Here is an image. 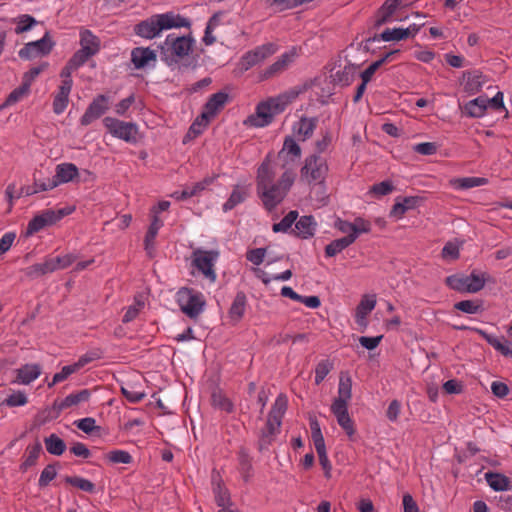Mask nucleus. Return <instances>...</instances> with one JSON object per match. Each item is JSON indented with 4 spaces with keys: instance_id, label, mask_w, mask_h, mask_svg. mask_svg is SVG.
I'll list each match as a JSON object with an SVG mask.
<instances>
[{
    "instance_id": "f257e3e1",
    "label": "nucleus",
    "mask_w": 512,
    "mask_h": 512,
    "mask_svg": "<svg viewBox=\"0 0 512 512\" xmlns=\"http://www.w3.org/2000/svg\"><path fill=\"white\" fill-rule=\"evenodd\" d=\"M297 174L292 168L284 170L275 182V173L266 158L257 169L256 193L267 212L274 211L290 192Z\"/></svg>"
},
{
    "instance_id": "f03ea898",
    "label": "nucleus",
    "mask_w": 512,
    "mask_h": 512,
    "mask_svg": "<svg viewBox=\"0 0 512 512\" xmlns=\"http://www.w3.org/2000/svg\"><path fill=\"white\" fill-rule=\"evenodd\" d=\"M487 282L495 283V279L487 272L472 270L469 275L462 273L452 274L445 279V284L452 290L461 294L477 293L481 291Z\"/></svg>"
},
{
    "instance_id": "7ed1b4c3",
    "label": "nucleus",
    "mask_w": 512,
    "mask_h": 512,
    "mask_svg": "<svg viewBox=\"0 0 512 512\" xmlns=\"http://www.w3.org/2000/svg\"><path fill=\"white\" fill-rule=\"evenodd\" d=\"M194 43L195 40L191 35L177 36L171 33L167 35L163 44L159 45L160 58L167 66H173L179 59L189 54Z\"/></svg>"
},
{
    "instance_id": "20e7f679",
    "label": "nucleus",
    "mask_w": 512,
    "mask_h": 512,
    "mask_svg": "<svg viewBox=\"0 0 512 512\" xmlns=\"http://www.w3.org/2000/svg\"><path fill=\"white\" fill-rule=\"evenodd\" d=\"M286 106L287 102L281 96L269 98L256 106L255 113L248 116L245 123L253 127H266L273 122L276 115L285 110Z\"/></svg>"
},
{
    "instance_id": "39448f33",
    "label": "nucleus",
    "mask_w": 512,
    "mask_h": 512,
    "mask_svg": "<svg viewBox=\"0 0 512 512\" xmlns=\"http://www.w3.org/2000/svg\"><path fill=\"white\" fill-rule=\"evenodd\" d=\"M219 258V252L217 250H205L197 248L193 250L191 259L192 266L195 267L204 278L214 283L217 279L215 271V264Z\"/></svg>"
},
{
    "instance_id": "423d86ee",
    "label": "nucleus",
    "mask_w": 512,
    "mask_h": 512,
    "mask_svg": "<svg viewBox=\"0 0 512 512\" xmlns=\"http://www.w3.org/2000/svg\"><path fill=\"white\" fill-rule=\"evenodd\" d=\"M181 311L191 319H196L204 310L206 301L201 292L192 288H181L178 293Z\"/></svg>"
},
{
    "instance_id": "0eeeda50",
    "label": "nucleus",
    "mask_w": 512,
    "mask_h": 512,
    "mask_svg": "<svg viewBox=\"0 0 512 512\" xmlns=\"http://www.w3.org/2000/svg\"><path fill=\"white\" fill-rule=\"evenodd\" d=\"M103 125L107 131L115 138L123 140L129 144H136L139 140V129L133 122H125L113 117H105Z\"/></svg>"
},
{
    "instance_id": "6e6552de",
    "label": "nucleus",
    "mask_w": 512,
    "mask_h": 512,
    "mask_svg": "<svg viewBox=\"0 0 512 512\" xmlns=\"http://www.w3.org/2000/svg\"><path fill=\"white\" fill-rule=\"evenodd\" d=\"M277 45L265 43L244 53L239 60V67L242 71H248L252 67L263 62L265 59L276 53Z\"/></svg>"
},
{
    "instance_id": "1a4fd4ad",
    "label": "nucleus",
    "mask_w": 512,
    "mask_h": 512,
    "mask_svg": "<svg viewBox=\"0 0 512 512\" xmlns=\"http://www.w3.org/2000/svg\"><path fill=\"white\" fill-rule=\"evenodd\" d=\"M300 172L301 177L308 183L322 181L328 172V166L320 155L312 154L306 157Z\"/></svg>"
},
{
    "instance_id": "9d476101",
    "label": "nucleus",
    "mask_w": 512,
    "mask_h": 512,
    "mask_svg": "<svg viewBox=\"0 0 512 512\" xmlns=\"http://www.w3.org/2000/svg\"><path fill=\"white\" fill-rule=\"evenodd\" d=\"M113 400L110 399L100 407L99 416L102 424H98V438L107 436L110 432L120 428V412L118 408H112Z\"/></svg>"
},
{
    "instance_id": "9b49d317",
    "label": "nucleus",
    "mask_w": 512,
    "mask_h": 512,
    "mask_svg": "<svg viewBox=\"0 0 512 512\" xmlns=\"http://www.w3.org/2000/svg\"><path fill=\"white\" fill-rule=\"evenodd\" d=\"M297 56L298 53L296 47H292L289 51H286L278 57L274 63L259 72V81H266L282 74L295 61Z\"/></svg>"
},
{
    "instance_id": "f8f14e48",
    "label": "nucleus",
    "mask_w": 512,
    "mask_h": 512,
    "mask_svg": "<svg viewBox=\"0 0 512 512\" xmlns=\"http://www.w3.org/2000/svg\"><path fill=\"white\" fill-rule=\"evenodd\" d=\"M54 42L51 40L49 32H46L44 36L36 41L26 43L19 50V57L22 59H32L38 56L48 55L53 49Z\"/></svg>"
},
{
    "instance_id": "ddd939ff",
    "label": "nucleus",
    "mask_w": 512,
    "mask_h": 512,
    "mask_svg": "<svg viewBox=\"0 0 512 512\" xmlns=\"http://www.w3.org/2000/svg\"><path fill=\"white\" fill-rule=\"evenodd\" d=\"M453 328L455 330L459 331H466L471 330L478 335H480L489 345H491L495 350L500 352L505 357L512 358V344L508 340H504L502 342L499 338L496 336L487 333L483 329L475 328V327H469L466 325H453Z\"/></svg>"
},
{
    "instance_id": "4468645a",
    "label": "nucleus",
    "mask_w": 512,
    "mask_h": 512,
    "mask_svg": "<svg viewBox=\"0 0 512 512\" xmlns=\"http://www.w3.org/2000/svg\"><path fill=\"white\" fill-rule=\"evenodd\" d=\"M229 94L225 91H219L212 94L207 102L203 106L201 113V119L205 121V124H209L213 119L229 102Z\"/></svg>"
},
{
    "instance_id": "2eb2a0df",
    "label": "nucleus",
    "mask_w": 512,
    "mask_h": 512,
    "mask_svg": "<svg viewBox=\"0 0 512 512\" xmlns=\"http://www.w3.org/2000/svg\"><path fill=\"white\" fill-rule=\"evenodd\" d=\"M302 150L300 145L295 141L293 136H286L283 141V146L278 152V158L283 161L282 168L285 170L289 165L295 164L300 160Z\"/></svg>"
},
{
    "instance_id": "dca6fc26",
    "label": "nucleus",
    "mask_w": 512,
    "mask_h": 512,
    "mask_svg": "<svg viewBox=\"0 0 512 512\" xmlns=\"http://www.w3.org/2000/svg\"><path fill=\"white\" fill-rule=\"evenodd\" d=\"M281 424L282 421L273 420V418L267 416L265 426L261 429L258 440V450L260 452L267 450L272 445L276 435L280 433Z\"/></svg>"
},
{
    "instance_id": "f3484780",
    "label": "nucleus",
    "mask_w": 512,
    "mask_h": 512,
    "mask_svg": "<svg viewBox=\"0 0 512 512\" xmlns=\"http://www.w3.org/2000/svg\"><path fill=\"white\" fill-rule=\"evenodd\" d=\"M422 202L423 198L420 196L398 197L390 210L389 216L401 219L407 211L418 208Z\"/></svg>"
},
{
    "instance_id": "a211bd4d",
    "label": "nucleus",
    "mask_w": 512,
    "mask_h": 512,
    "mask_svg": "<svg viewBox=\"0 0 512 512\" xmlns=\"http://www.w3.org/2000/svg\"><path fill=\"white\" fill-rule=\"evenodd\" d=\"M155 16V19L157 20L158 30H160V32L172 28H190L191 26V22L189 21V19L182 17L179 14H175L174 12L156 14Z\"/></svg>"
},
{
    "instance_id": "6ab92c4d",
    "label": "nucleus",
    "mask_w": 512,
    "mask_h": 512,
    "mask_svg": "<svg viewBox=\"0 0 512 512\" xmlns=\"http://www.w3.org/2000/svg\"><path fill=\"white\" fill-rule=\"evenodd\" d=\"M317 229V222L312 215H303L295 221V229L291 230V234L300 239L312 238Z\"/></svg>"
},
{
    "instance_id": "aec40b11",
    "label": "nucleus",
    "mask_w": 512,
    "mask_h": 512,
    "mask_svg": "<svg viewBox=\"0 0 512 512\" xmlns=\"http://www.w3.org/2000/svg\"><path fill=\"white\" fill-rule=\"evenodd\" d=\"M331 412L336 417L339 426L345 431L350 440H354L356 429L354 421L348 413V406H331Z\"/></svg>"
},
{
    "instance_id": "412c9836",
    "label": "nucleus",
    "mask_w": 512,
    "mask_h": 512,
    "mask_svg": "<svg viewBox=\"0 0 512 512\" xmlns=\"http://www.w3.org/2000/svg\"><path fill=\"white\" fill-rule=\"evenodd\" d=\"M42 373V368L39 364H25L15 370L16 377L12 381L14 384L29 385L35 381Z\"/></svg>"
},
{
    "instance_id": "4be33fe9",
    "label": "nucleus",
    "mask_w": 512,
    "mask_h": 512,
    "mask_svg": "<svg viewBox=\"0 0 512 512\" xmlns=\"http://www.w3.org/2000/svg\"><path fill=\"white\" fill-rule=\"evenodd\" d=\"M352 398V379L348 372H341L338 384V397L334 399L331 406H348Z\"/></svg>"
},
{
    "instance_id": "5701e85b",
    "label": "nucleus",
    "mask_w": 512,
    "mask_h": 512,
    "mask_svg": "<svg viewBox=\"0 0 512 512\" xmlns=\"http://www.w3.org/2000/svg\"><path fill=\"white\" fill-rule=\"evenodd\" d=\"M318 124V118L301 117L300 120L293 125L294 135L301 141H305L312 137Z\"/></svg>"
},
{
    "instance_id": "b1692460",
    "label": "nucleus",
    "mask_w": 512,
    "mask_h": 512,
    "mask_svg": "<svg viewBox=\"0 0 512 512\" xmlns=\"http://www.w3.org/2000/svg\"><path fill=\"white\" fill-rule=\"evenodd\" d=\"M156 52L149 47H135L131 51V61L136 69L146 67L151 61L155 62Z\"/></svg>"
},
{
    "instance_id": "393cba45",
    "label": "nucleus",
    "mask_w": 512,
    "mask_h": 512,
    "mask_svg": "<svg viewBox=\"0 0 512 512\" xmlns=\"http://www.w3.org/2000/svg\"><path fill=\"white\" fill-rule=\"evenodd\" d=\"M488 108V97L479 96L468 101L463 107V113L470 118H481Z\"/></svg>"
},
{
    "instance_id": "a878e982",
    "label": "nucleus",
    "mask_w": 512,
    "mask_h": 512,
    "mask_svg": "<svg viewBox=\"0 0 512 512\" xmlns=\"http://www.w3.org/2000/svg\"><path fill=\"white\" fill-rule=\"evenodd\" d=\"M212 486L213 493L215 497V502L218 507L221 509H230L229 506L232 505L231 496L229 490L225 487L221 478L217 480L212 478Z\"/></svg>"
},
{
    "instance_id": "bb28decb",
    "label": "nucleus",
    "mask_w": 512,
    "mask_h": 512,
    "mask_svg": "<svg viewBox=\"0 0 512 512\" xmlns=\"http://www.w3.org/2000/svg\"><path fill=\"white\" fill-rule=\"evenodd\" d=\"M247 306V297L245 292L238 291L229 308L228 315L232 322L238 323L245 315Z\"/></svg>"
},
{
    "instance_id": "cd10ccee",
    "label": "nucleus",
    "mask_w": 512,
    "mask_h": 512,
    "mask_svg": "<svg viewBox=\"0 0 512 512\" xmlns=\"http://www.w3.org/2000/svg\"><path fill=\"white\" fill-rule=\"evenodd\" d=\"M34 182L32 186L22 188L21 194L30 196L39 192L49 191L57 187L54 178H39L37 173L33 175Z\"/></svg>"
},
{
    "instance_id": "c85d7f7f",
    "label": "nucleus",
    "mask_w": 512,
    "mask_h": 512,
    "mask_svg": "<svg viewBox=\"0 0 512 512\" xmlns=\"http://www.w3.org/2000/svg\"><path fill=\"white\" fill-rule=\"evenodd\" d=\"M407 38H409V32L407 30H405V28H400V27L393 28V29L386 28L382 33L375 34L373 37H369L366 40V43L368 44V43L379 41V40H382L385 42L401 41V40H405Z\"/></svg>"
},
{
    "instance_id": "c756f323",
    "label": "nucleus",
    "mask_w": 512,
    "mask_h": 512,
    "mask_svg": "<svg viewBox=\"0 0 512 512\" xmlns=\"http://www.w3.org/2000/svg\"><path fill=\"white\" fill-rule=\"evenodd\" d=\"M238 471L245 483H248L253 477L252 457L245 448H241L237 454Z\"/></svg>"
},
{
    "instance_id": "7c9ffc66",
    "label": "nucleus",
    "mask_w": 512,
    "mask_h": 512,
    "mask_svg": "<svg viewBox=\"0 0 512 512\" xmlns=\"http://www.w3.org/2000/svg\"><path fill=\"white\" fill-rule=\"evenodd\" d=\"M249 196L248 188L245 186L236 185L234 186L230 196L226 200V202L222 205V210L224 212L231 211L237 205L245 202V200Z\"/></svg>"
},
{
    "instance_id": "2f4dec72",
    "label": "nucleus",
    "mask_w": 512,
    "mask_h": 512,
    "mask_svg": "<svg viewBox=\"0 0 512 512\" xmlns=\"http://www.w3.org/2000/svg\"><path fill=\"white\" fill-rule=\"evenodd\" d=\"M52 215V213H48V211L45 210L41 214L33 217L27 225L26 235L31 236L42 230L44 227L53 225Z\"/></svg>"
},
{
    "instance_id": "473e14b6",
    "label": "nucleus",
    "mask_w": 512,
    "mask_h": 512,
    "mask_svg": "<svg viewBox=\"0 0 512 512\" xmlns=\"http://www.w3.org/2000/svg\"><path fill=\"white\" fill-rule=\"evenodd\" d=\"M78 174L77 167L72 163H62L56 166L53 176L56 185L67 183L74 179Z\"/></svg>"
},
{
    "instance_id": "72a5a7b5",
    "label": "nucleus",
    "mask_w": 512,
    "mask_h": 512,
    "mask_svg": "<svg viewBox=\"0 0 512 512\" xmlns=\"http://www.w3.org/2000/svg\"><path fill=\"white\" fill-rule=\"evenodd\" d=\"M156 16L153 15L150 18L141 21L135 26V33L143 38L152 39L156 37L160 30H158L157 20L155 19Z\"/></svg>"
},
{
    "instance_id": "f704fd0d",
    "label": "nucleus",
    "mask_w": 512,
    "mask_h": 512,
    "mask_svg": "<svg viewBox=\"0 0 512 512\" xmlns=\"http://www.w3.org/2000/svg\"><path fill=\"white\" fill-rule=\"evenodd\" d=\"M92 358L82 357L76 363L64 366L60 372L54 374L52 382L48 384L49 387L66 380L71 374L77 372L80 368L86 365Z\"/></svg>"
},
{
    "instance_id": "c9c22d12",
    "label": "nucleus",
    "mask_w": 512,
    "mask_h": 512,
    "mask_svg": "<svg viewBox=\"0 0 512 512\" xmlns=\"http://www.w3.org/2000/svg\"><path fill=\"white\" fill-rule=\"evenodd\" d=\"M356 69L357 67L352 64L344 66L343 69L331 74L332 82L339 86H349L355 78Z\"/></svg>"
},
{
    "instance_id": "e433bc0d",
    "label": "nucleus",
    "mask_w": 512,
    "mask_h": 512,
    "mask_svg": "<svg viewBox=\"0 0 512 512\" xmlns=\"http://www.w3.org/2000/svg\"><path fill=\"white\" fill-rule=\"evenodd\" d=\"M211 405L215 409H219L228 414L233 413L234 403L223 393L220 388H216L211 394Z\"/></svg>"
},
{
    "instance_id": "4c0bfd02",
    "label": "nucleus",
    "mask_w": 512,
    "mask_h": 512,
    "mask_svg": "<svg viewBox=\"0 0 512 512\" xmlns=\"http://www.w3.org/2000/svg\"><path fill=\"white\" fill-rule=\"evenodd\" d=\"M485 479L494 491H508L512 487L510 479L501 473L487 472Z\"/></svg>"
},
{
    "instance_id": "58836bf2",
    "label": "nucleus",
    "mask_w": 512,
    "mask_h": 512,
    "mask_svg": "<svg viewBox=\"0 0 512 512\" xmlns=\"http://www.w3.org/2000/svg\"><path fill=\"white\" fill-rule=\"evenodd\" d=\"M355 242V237L346 235L342 238L335 239L325 246V256L328 258L336 256Z\"/></svg>"
},
{
    "instance_id": "ea45409f",
    "label": "nucleus",
    "mask_w": 512,
    "mask_h": 512,
    "mask_svg": "<svg viewBox=\"0 0 512 512\" xmlns=\"http://www.w3.org/2000/svg\"><path fill=\"white\" fill-rule=\"evenodd\" d=\"M451 185L457 190H467L474 187L486 185L488 179L484 177H463L454 178L450 181Z\"/></svg>"
},
{
    "instance_id": "a19ab883",
    "label": "nucleus",
    "mask_w": 512,
    "mask_h": 512,
    "mask_svg": "<svg viewBox=\"0 0 512 512\" xmlns=\"http://www.w3.org/2000/svg\"><path fill=\"white\" fill-rule=\"evenodd\" d=\"M96 53V50L79 49L76 51L70 60L65 65V68L75 71L82 65H84L88 59Z\"/></svg>"
},
{
    "instance_id": "79ce46f5",
    "label": "nucleus",
    "mask_w": 512,
    "mask_h": 512,
    "mask_svg": "<svg viewBox=\"0 0 512 512\" xmlns=\"http://www.w3.org/2000/svg\"><path fill=\"white\" fill-rule=\"evenodd\" d=\"M42 446L40 442H35L34 444L28 445L26 448V456L24 461L22 462L20 469L25 472L28 468L34 466L41 454Z\"/></svg>"
},
{
    "instance_id": "37998d69",
    "label": "nucleus",
    "mask_w": 512,
    "mask_h": 512,
    "mask_svg": "<svg viewBox=\"0 0 512 512\" xmlns=\"http://www.w3.org/2000/svg\"><path fill=\"white\" fill-rule=\"evenodd\" d=\"M103 459L108 464H129L133 461L131 454L128 451L115 449L103 454Z\"/></svg>"
},
{
    "instance_id": "c03bdc74",
    "label": "nucleus",
    "mask_w": 512,
    "mask_h": 512,
    "mask_svg": "<svg viewBox=\"0 0 512 512\" xmlns=\"http://www.w3.org/2000/svg\"><path fill=\"white\" fill-rule=\"evenodd\" d=\"M287 407H288L287 396L283 393H280L276 397L275 402L273 403V405L268 413V417L273 418V420L277 419V420L282 421V419L286 413Z\"/></svg>"
},
{
    "instance_id": "a18cd8bd",
    "label": "nucleus",
    "mask_w": 512,
    "mask_h": 512,
    "mask_svg": "<svg viewBox=\"0 0 512 512\" xmlns=\"http://www.w3.org/2000/svg\"><path fill=\"white\" fill-rule=\"evenodd\" d=\"M298 216H299V214H298L297 210L289 211L282 218V220L280 222L274 223L272 225V231L274 233H279V232H282V233L290 232L291 233V230H293L292 229V225L295 223V221L297 220Z\"/></svg>"
},
{
    "instance_id": "49530a36",
    "label": "nucleus",
    "mask_w": 512,
    "mask_h": 512,
    "mask_svg": "<svg viewBox=\"0 0 512 512\" xmlns=\"http://www.w3.org/2000/svg\"><path fill=\"white\" fill-rule=\"evenodd\" d=\"M45 447L48 453L55 456L62 455L66 450L65 442L56 434H51L44 439Z\"/></svg>"
},
{
    "instance_id": "de8ad7c7",
    "label": "nucleus",
    "mask_w": 512,
    "mask_h": 512,
    "mask_svg": "<svg viewBox=\"0 0 512 512\" xmlns=\"http://www.w3.org/2000/svg\"><path fill=\"white\" fill-rule=\"evenodd\" d=\"M453 307L466 314H480L484 311L482 300H462L456 302Z\"/></svg>"
},
{
    "instance_id": "09e8293b",
    "label": "nucleus",
    "mask_w": 512,
    "mask_h": 512,
    "mask_svg": "<svg viewBox=\"0 0 512 512\" xmlns=\"http://www.w3.org/2000/svg\"><path fill=\"white\" fill-rule=\"evenodd\" d=\"M89 395L90 394L87 390H82L76 394H69L60 402H55V406L58 408V410L62 411L80 402L86 401Z\"/></svg>"
},
{
    "instance_id": "8fccbe9b",
    "label": "nucleus",
    "mask_w": 512,
    "mask_h": 512,
    "mask_svg": "<svg viewBox=\"0 0 512 512\" xmlns=\"http://www.w3.org/2000/svg\"><path fill=\"white\" fill-rule=\"evenodd\" d=\"M466 75L468 76L465 83L466 92L469 94H476L480 92L483 86L482 73L479 71H475L473 74L466 72L464 73V76Z\"/></svg>"
},
{
    "instance_id": "3c124183",
    "label": "nucleus",
    "mask_w": 512,
    "mask_h": 512,
    "mask_svg": "<svg viewBox=\"0 0 512 512\" xmlns=\"http://www.w3.org/2000/svg\"><path fill=\"white\" fill-rule=\"evenodd\" d=\"M376 306V298L375 295L371 296H364L360 300L359 304L356 307L355 315L358 318H363V316H368V314L371 313V311Z\"/></svg>"
},
{
    "instance_id": "603ef678",
    "label": "nucleus",
    "mask_w": 512,
    "mask_h": 512,
    "mask_svg": "<svg viewBox=\"0 0 512 512\" xmlns=\"http://www.w3.org/2000/svg\"><path fill=\"white\" fill-rule=\"evenodd\" d=\"M14 22L17 24L14 30L16 34L27 32L37 24V20L29 14L19 15Z\"/></svg>"
},
{
    "instance_id": "864d4df0",
    "label": "nucleus",
    "mask_w": 512,
    "mask_h": 512,
    "mask_svg": "<svg viewBox=\"0 0 512 512\" xmlns=\"http://www.w3.org/2000/svg\"><path fill=\"white\" fill-rule=\"evenodd\" d=\"M30 89L29 83H23L21 86L15 88L6 98L3 106H12L17 102L21 101L26 95H28Z\"/></svg>"
},
{
    "instance_id": "5fc2aeb1",
    "label": "nucleus",
    "mask_w": 512,
    "mask_h": 512,
    "mask_svg": "<svg viewBox=\"0 0 512 512\" xmlns=\"http://www.w3.org/2000/svg\"><path fill=\"white\" fill-rule=\"evenodd\" d=\"M395 11V9L391 8L388 4L384 2L377 11L374 27L378 29L382 25L389 22Z\"/></svg>"
},
{
    "instance_id": "6e6d98bb",
    "label": "nucleus",
    "mask_w": 512,
    "mask_h": 512,
    "mask_svg": "<svg viewBox=\"0 0 512 512\" xmlns=\"http://www.w3.org/2000/svg\"><path fill=\"white\" fill-rule=\"evenodd\" d=\"M333 369L329 360H321L315 367V384L319 385Z\"/></svg>"
},
{
    "instance_id": "4d7b16f0",
    "label": "nucleus",
    "mask_w": 512,
    "mask_h": 512,
    "mask_svg": "<svg viewBox=\"0 0 512 512\" xmlns=\"http://www.w3.org/2000/svg\"><path fill=\"white\" fill-rule=\"evenodd\" d=\"M65 482L85 492H92L94 490V484L82 477L68 476L65 478Z\"/></svg>"
},
{
    "instance_id": "13d9d810",
    "label": "nucleus",
    "mask_w": 512,
    "mask_h": 512,
    "mask_svg": "<svg viewBox=\"0 0 512 512\" xmlns=\"http://www.w3.org/2000/svg\"><path fill=\"white\" fill-rule=\"evenodd\" d=\"M121 392L127 401L131 403H138L146 396L144 391L136 390L131 385L122 386Z\"/></svg>"
},
{
    "instance_id": "bf43d9fd",
    "label": "nucleus",
    "mask_w": 512,
    "mask_h": 512,
    "mask_svg": "<svg viewBox=\"0 0 512 512\" xmlns=\"http://www.w3.org/2000/svg\"><path fill=\"white\" fill-rule=\"evenodd\" d=\"M28 402L27 396L22 391H16L10 394L4 401L3 405L8 407H20L26 405Z\"/></svg>"
},
{
    "instance_id": "052dcab7",
    "label": "nucleus",
    "mask_w": 512,
    "mask_h": 512,
    "mask_svg": "<svg viewBox=\"0 0 512 512\" xmlns=\"http://www.w3.org/2000/svg\"><path fill=\"white\" fill-rule=\"evenodd\" d=\"M72 73H73V71H71L65 67L62 69V71L60 73V77L62 78V83L59 87L58 92H61L62 95H69L71 92L72 84H73L72 77H71Z\"/></svg>"
},
{
    "instance_id": "680f3d73",
    "label": "nucleus",
    "mask_w": 512,
    "mask_h": 512,
    "mask_svg": "<svg viewBox=\"0 0 512 512\" xmlns=\"http://www.w3.org/2000/svg\"><path fill=\"white\" fill-rule=\"evenodd\" d=\"M394 190L393 183L390 180H385L372 185L370 192L376 196H385Z\"/></svg>"
},
{
    "instance_id": "e2e57ef3",
    "label": "nucleus",
    "mask_w": 512,
    "mask_h": 512,
    "mask_svg": "<svg viewBox=\"0 0 512 512\" xmlns=\"http://www.w3.org/2000/svg\"><path fill=\"white\" fill-rule=\"evenodd\" d=\"M57 475L56 469L53 465H47L41 472L38 485L43 488L46 487Z\"/></svg>"
},
{
    "instance_id": "0e129e2a",
    "label": "nucleus",
    "mask_w": 512,
    "mask_h": 512,
    "mask_svg": "<svg viewBox=\"0 0 512 512\" xmlns=\"http://www.w3.org/2000/svg\"><path fill=\"white\" fill-rule=\"evenodd\" d=\"M80 45L81 49L96 50V37L89 30H82L80 32Z\"/></svg>"
},
{
    "instance_id": "69168bd1",
    "label": "nucleus",
    "mask_w": 512,
    "mask_h": 512,
    "mask_svg": "<svg viewBox=\"0 0 512 512\" xmlns=\"http://www.w3.org/2000/svg\"><path fill=\"white\" fill-rule=\"evenodd\" d=\"M308 2V0H269L270 6L278 7L280 10L293 9Z\"/></svg>"
},
{
    "instance_id": "338daca9",
    "label": "nucleus",
    "mask_w": 512,
    "mask_h": 512,
    "mask_svg": "<svg viewBox=\"0 0 512 512\" xmlns=\"http://www.w3.org/2000/svg\"><path fill=\"white\" fill-rule=\"evenodd\" d=\"M158 231L151 229L148 227V230L144 237V249L146 250L147 254L152 257L154 251H155V239L157 237Z\"/></svg>"
},
{
    "instance_id": "774afa93",
    "label": "nucleus",
    "mask_w": 512,
    "mask_h": 512,
    "mask_svg": "<svg viewBox=\"0 0 512 512\" xmlns=\"http://www.w3.org/2000/svg\"><path fill=\"white\" fill-rule=\"evenodd\" d=\"M265 254V248H255L247 251L246 258L248 261L258 266L263 262Z\"/></svg>"
}]
</instances>
